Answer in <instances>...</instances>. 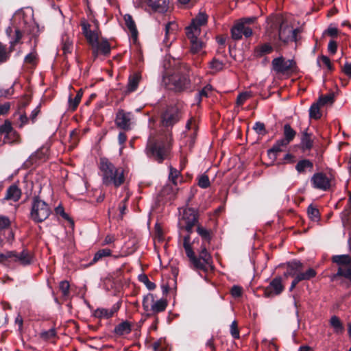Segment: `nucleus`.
<instances>
[{
	"mask_svg": "<svg viewBox=\"0 0 351 351\" xmlns=\"http://www.w3.org/2000/svg\"><path fill=\"white\" fill-rule=\"evenodd\" d=\"M171 69L165 71L162 75V82L176 92H183L191 89L189 78L190 66L180 61L173 60Z\"/></svg>",
	"mask_w": 351,
	"mask_h": 351,
	"instance_id": "obj_1",
	"label": "nucleus"
},
{
	"mask_svg": "<svg viewBox=\"0 0 351 351\" xmlns=\"http://www.w3.org/2000/svg\"><path fill=\"white\" fill-rule=\"evenodd\" d=\"M171 150V147L163 136H150L148 138L145 153L147 157L158 163H162L167 159Z\"/></svg>",
	"mask_w": 351,
	"mask_h": 351,
	"instance_id": "obj_2",
	"label": "nucleus"
},
{
	"mask_svg": "<svg viewBox=\"0 0 351 351\" xmlns=\"http://www.w3.org/2000/svg\"><path fill=\"white\" fill-rule=\"evenodd\" d=\"M99 169L102 173L104 185L106 186L112 185L118 188L124 183L125 177L123 169L116 167L108 158H100Z\"/></svg>",
	"mask_w": 351,
	"mask_h": 351,
	"instance_id": "obj_3",
	"label": "nucleus"
},
{
	"mask_svg": "<svg viewBox=\"0 0 351 351\" xmlns=\"http://www.w3.org/2000/svg\"><path fill=\"white\" fill-rule=\"evenodd\" d=\"M183 106L180 103L169 104L162 109L160 114V125L169 132L184 117Z\"/></svg>",
	"mask_w": 351,
	"mask_h": 351,
	"instance_id": "obj_4",
	"label": "nucleus"
},
{
	"mask_svg": "<svg viewBox=\"0 0 351 351\" xmlns=\"http://www.w3.org/2000/svg\"><path fill=\"white\" fill-rule=\"evenodd\" d=\"M51 215L49 204L42 200L38 195L32 198L29 217L35 223H39L45 221Z\"/></svg>",
	"mask_w": 351,
	"mask_h": 351,
	"instance_id": "obj_5",
	"label": "nucleus"
},
{
	"mask_svg": "<svg viewBox=\"0 0 351 351\" xmlns=\"http://www.w3.org/2000/svg\"><path fill=\"white\" fill-rule=\"evenodd\" d=\"M331 261L340 266L337 272L330 276L331 280L335 281L339 277H344L351 282V256L349 254L334 255Z\"/></svg>",
	"mask_w": 351,
	"mask_h": 351,
	"instance_id": "obj_6",
	"label": "nucleus"
},
{
	"mask_svg": "<svg viewBox=\"0 0 351 351\" xmlns=\"http://www.w3.org/2000/svg\"><path fill=\"white\" fill-rule=\"evenodd\" d=\"M271 69L276 74L291 75L298 71V66L294 60H286L281 56L272 60Z\"/></svg>",
	"mask_w": 351,
	"mask_h": 351,
	"instance_id": "obj_7",
	"label": "nucleus"
},
{
	"mask_svg": "<svg viewBox=\"0 0 351 351\" xmlns=\"http://www.w3.org/2000/svg\"><path fill=\"white\" fill-rule=\"evenodd\" d=\"M300 33V28L293 29L289 25H285L283 21H282L279 26L278 38H275L274 40V45L276 47H280L278 42H282L284 45H287L291 41L297 43L298 41V34Z\"/></svg>",
	"mask_w": 351,
	"mask_h": 351,
	"instance_id": "obj_8",
	"label": "nucleus"
},
{
	"mask_svg": "<svg viewBox=\"0 0 351 351\" xmlns=\"http://www.w3.org/2000/svg\"><path fill=\"white\" fill-rule=\"evenodd\" d=\"M198 222V213L193 208L187 207L183 210L182 217L179 219L178 226L180 229H184L191 234L193 228Z\"/></svg>",
	"mask_w": 351,
	"mask_h": 351,
	"instance_id": "obj_9",
	"label": "nucleus"
},
{
	"mask_svg": "<svg viewBox=\"0 0 351 351\" xmlns=\"http://www.w3.org/2000/svg\"><path fill=\"white\" fill-rule=\"evenodd\" d=\"M138 5L145 10L164 13L169 8V0H137Z\"/></svg>",
	"mask_w": 351,
	"mask_h": 351,
	"instance_id": "obj_10",
	"label": "nucleus"
},
{
	"mask_svg": "<svg viewBox=\"0 0 351 351\" xmlns=\"http://www.w3.org/2000/svg\"><path fill=\"white\" fill-rule=\"evenodd\" d=\"M20 17L21 25H23V31L25 34L32 36L34 39V45L36 46L38 37L40 32L38 25L32 19H29V21L26 19L24 14L21 15Z\"/></svg>",
	"mask_w": 351,
	"mask_h": 351,
	"instance_id": "obj_11",
	"label": "nucleus"
},
{
	"mask_svg": "<svg viewBox=\"0 0 351 351\" xmlns=\"http://www.w3.org/2000/svg\"><path fill=\"white\" fill-rule=\"evenodd\" d=\"M12 263H17L23 267L30 265L34 261V256L27 249H23L21 252L12 251Z\"/></svg>",
	"mask_w": 351,
	"mask_h": 351,
	"instance_id": "obj_12",
	"label": "nucleus"
},
{
	"mask_svg": "<svg viewBox=\"0 0 351 351\" xmlns=\"http://www.w3.org/2000/svg\"><path fill=\"white\" fill-rule=\"evenodd\" d=\"M312 186L314 189L328 191L331 186L330 179L323 172H317L313 174L311 179Z\"/></svg>",
	"mask_w": 351,
	"mask_h": 351,
	"instance_id": "obj_13",
	"label": "nucleus"
},
{
	"mask_svg": "<svg viewBox=\"0 0 351 351\" xmlns=\"http://www.w3.org/2000/svg\"><path fill=\"white\" fill-rule=\"evenodd\" d=\"M285 289V287L282 283V278L278 276L274 278L269 285L264 288L263 295L265 298H271L274 295H280Z\"/></svg>",
	"mask_w": 351,
	"mask_h": 351,
	"instance_id": "obj_14",
	"label": "nucleus"
},
{
	"mask_svg": "<svg viewBox=\"0 0 351 351\" xmlns=\"http://www.w3.org/2000/svg\"><path fill=\"white\" fill-rule=\"evenodd\" d=\"M132 117L131 112H125L123 109H120L116 114L115 124L117 128L128 131L131 130L132 125Z\"/></svg>",
	"mask_w": 351,
	"mask_h": 351,
	"instance_id": "obj_15",
	"label": "nucleus"
},
{
	"mask_svg": "<svg viewBox=\"0 0 351 351\" xmlns=\"http://www.w3.org/2000/svg\"><path fill=\"white\" fill-rule=\"evenodd\" d=\"M253 34L252 29L246 26L243 23L238 21L231 28V37L233 40H239L242 38L243 35L245 38H249Z\"/></svg>",
	"mask_w": 351,
	"mask_h": 351,
	"instance_id": "obj_16",
	"label": "nucleus"
},
{
	"mask_svg": "<svg viewBox=\"0 0 351 351\" xmlns=\"http://www.w3.org/2000/svg\"><path fill=\"white\" fill-rule=\"evenodd\" d=\"M202 250L199 254V256L201 261V264L203 265L202 269H195L196 270H201L204 273H208L209 270L213 269V258L210 254L207 251L206 247L204 245H202Z\"/></svg>",
	"mask_w": 351,
	"mask_h": 351,
	"instance_id": "obj_17",
	"label": "nucleus"
},
{
	"mask_svg": "<svg viewBox=\"0 0 351 351\" xmlns=\"http://www.w3.org/2000/svg\"><path fill=\"white\" fill-rule=\"evenodd\" d=\"M208 17L206 14H199L195 19L191 21V25L186 27V32L190 31L195 32V34H200V27L205 25L207 23Z\"/></svg>",
	"mask_w": 351,
	"mask_h": 351,
	"instance_id": "obj_18",
	"label": "nucleus"
},
{
	"mask_svg": "<svg viewBox=\"0 0 351 351\" xmlns=\"http://www.w3.org/2000/svg\"><path fill=\"white\" fill-rule=\"evenodd\" d=\"M199 34L190 31L186 32V35L190 40L191 51L193 53H198L203 48L204 43L198 38Z\"/></svg>",
	"mask_w": 351,
	"mask_h": 351,
	"instance_id": "obj_19",
	"label": "nucleus"
},
{
	"mask_svg": "<svg viewBox=\"0 0 351 351\" xmlns=\"http://www.w3.org/2000/svg\"><path fill=\"white\" fill-rule=\"evenodd\" d=\"M287 270L285 273V276L295 277V276L302 271L304 265L300 261L293 260L287 263Z\"/></svg>",
	"mask_w": 351,
	"mask_h": 351,
	"instance_id": "obj_20",
	"label": "nucleus"
},
{
	"mask_svg": "<svg viewBox=\"0 0 351 351\" xmlns=\"http://www.w3.org/2000/svg\"><path fill=\"white\" fill-rule=\"evenodd\" d=\"M288 145L285 143H280V139L278 140L274 145L267 150V156L272 160V162H274L279 153L284 151V148H286Z\"/></svg>",
	"mask_w": 351,
	"mask_h": 351,
	"instance_id": "obj_21",
	"label": "nucleus"
},
{
	"mask_svg": "<svg viewBox=\"0 0 351 351\" xmlns=\"http://www.w3.org/2000/svg\"><path fill=\"white\" fill-rule=\"evenodd\" d=\"M123 19L125 25L130 32L131 38L133 40V42L135 43L137 41L138 36V32L137 30L136 23L132 16L129 14H125Z\"/></svg>",
	"mask_w": 351,
	"mask_h": 351,
	"instance_id": "obj_22",
	"label": "nucleus"
},
{
	"mask_svg": "<svg viewBox=\"0 0 351 351\" xmlns=\"http://www.w3.org/2000/svg\"><path fill=\"white\" fill-rule=\"evenodd\" d=\"M141 79V76L139 73H134L130 75L128 77L127 87L124 90V93L128 95L136 91L138 87Z\"/></svg>",
	"mask_w": 351,
	"mask_h": 351,
	"instance_id": "obj_23",
	"label": "nucleus"
},
{
	"mask_svg": "<svg viewBox=\"0 0 351 351\" xmlns=\"http://www.w3.org/2000/svg\"><path fill=\"white\" fill-rule=\"evenodd\" d=\"M132 331V324L130 322L125 320L123 321L117 326H115L113 332L118 337H121L125 335H128Z\"/></svg>",
	"mask_w": 351,
	"mask_h": 351,
	"instance_id": "obj_24",
	"label": "nucleus"
},
{
	"mask_svg": "<svg viewBox=\"0 0 351 351\" xmlns=\"http://www.w3.org/2000/svg\"><path fill=\"white\" fill-rule=\"evenodd\" d=\"M21 196V191L16 184H12L6 191L4 199L17 202Z\"/></svg>",
	"mask_w": 351,
	"mask_h": 351,
	"instance_id": "obj_25",
	"label": "nucleus"
},
{
	"mask_svg": "<svg viewBox=\"0 0 351 351\" xmlns=\"http://www.w3.org/2000/svg\"><path fill=\"white\" fill-rule=\"evenodd\" d=\"M186 256L189 257L191 263L193 265V268L194 269H202L203 265L201 264V261L199 258H197V256H195L191 245H186L183 246Z\"/></svg>",
	"mask_w": 351,
	"mask_h": 351,
	"instance_id": "obj_26",
	"label": "nucleus"
},
{
	"mask_svg": "<svg viewBox=\"0 0 351 351\" xmlns=\"http://www.w3.org/2000/svg\"><path fill=\"white\" fill-rule=\"evenodd\" d=\"M100 53L104 56H109L111 52V47L108 40L106 38H102L101 41L98 40L97 44L93 45Z\"/></svg>",
	"mask_w": 351,
	"mask_h": 351,
	"instance_id": "obj_27",
	"label": "nucleus"
},
{
	"mask_svg": "<svg viewBox=\"0 0 351 351\" xmlns=\"http://www.w3.org/2000/svg\"><path fill=\"white\" fill-rule=\"evenodd\" d=\"M283 135L284 138L280 139V143L289 145L295 137L296 132L289 123H286L283 127Z\"/></svg>",
	"mask_w": 351,
	"mask_h": 351,
	"instance_id": "obj_28",
	"label": "nucleus"
},
{
	"mask_svg": "<svg viewBox=\"0 0 351 351\" xmlns=\"http://www.w3.org/2000/svg\"><path fill=\"white\" fill-rule=\"evenodd\" d=\"M167 304L168 303L166 299H160L156 302L154 301V305H152V308L151 310L152 313H148L147 314V317H152L156 313L165 311Z\"/></svg>",
	"mask_w": 351,
	"mask_h": 351,
	"instance_id": "obj_29",
	"label": "nucleus"
},
{
	"mask_svg": "<svg viewBox=\"0 0 351 351\" xmlns=\"http://www.w3.org/2000/svg\"><path fill=\"white\" fill-rule=\"evenodd\" d=\"M273 51V47L269 43H264L256 47L254 49V56L261 58L262 56L269 54Z\"/></svg>",
	"mask_w": 351,
	"mask_h": 351,
	"instance_id": "obj_30",
	"label": "nucleus"
},
{
	"mask_svg": "<svg viewBox=\"0 0 351 351\" xmlns=\"http://www.w3.org/2000/svg\"><path fill=\"white\" fill-rule=\"evenodd\" d=\"M19 23L16 26H14V35L12 40L10 41L11 47H14L16 45L21 42L23 34H25L23 31V25H21V17L19 19Z\"/></svg>",
	"mask_w": 351,
	"mask_h": 351,
	"instance_id": "obj_31",
	"label": "nucleus"
},
{
	"mask_svg": "<svg viewBox=\"0 0 351 351\" xmlns=\"http://www.w3.org/2000/svg\"><path fill=\"white\" fill-rule=\"evenodd\" d=\"M112 255V250L108 248H103L99 250L94 255L93 258L89 263V265H93L101 261L104 257L110 256Z\"/></svg>",
	"mask_w": 351,
	"mask_h": 351,
	"instance_id": "obj_32",
	"label": "nucleus"
},
{
	"mask_svg": "<svg viewBox=\"0 0 351 351\" xmlns=\"http://www.w3.org/2000/svg\"><path fill=\"white\" fill-rule=\"evenodd\" d=\"M313 169V163L308 159H302L298 161L295 165V169L300 173H305L306 169H308L311 171Z\"/></svg>",
	"mask_w": 351,
	"mask_h": 351,
	"instance_id": "obj_33",
	"label": "nucleus"
},
{
	"mask_svg": "<svg viewBox=\"0 0 351 351\" xmlns=\"http://www.w3.org/2000/svg\"><path fill=\"white\" fill-rule=\"evenodd\" d=\"M82 96H83V90L82 88L78 90L75 98H72V95L69 96V105L70 110L73 112L77 109L79 104L80 103Z\"/></svg>",
	"mask_w": 351,
	"mask_h": 351,
	"instance_id": "obj_34",
	"label": "nucleus"
},
{
	"mask_svg": "<svg viewBox=\"0 0 351 351\" xmlns=\"http://www.w3.org/2000/svg\"><path fill=\"white\" fill-rule=\"evenodd\" d=\"M301 145L303 150H310L313 146V141L311 139V134L304 131L301 138Z\"/></svg>",
	"mask_w": 351,
	"mask_h": 351,
	"instance_id": "obj_35",
	"label": "nucleus"
},
{
	"mask_svg": "<svg viewBox=\"0 0 351 351\" xmlns=\"http://www.w3.org/2000/svg\"><path fill=\"white\" fill-rule=\"evenodd\" d=\"M330 326L333 328L334 332L335 333L341 334L344 331V326L337 316H332L330 320Z\"/></svg>",
	"mask_w": 351,
	"mask_h": 351,
	"instance_id": "obj_36",
	"label": "nucleus"
},
{
	"mask_svg": "<svg viewBox=\"0 0 351 351\" xmlns=\"http://www.w3.org/2000/svg\"><path fill=\"white\" fill-rule=\"evenodd\" d=\"M21 138L19 134L12 129L7 135L4 136L3 142L5 143H20Z\"/></svg>",
	"mask_w": 351,
	"mask_h": 351,
	"instance_id": "obj_37",
	"label": "nucleus"
},
{
	"mask_svg": "<svg viewBox=\"0 0 351 351\" xmlns=\"http://www.w3.org/2000/svg\"><path fill=\"white\" fill-rule=\"evenodd\" d=\"M36 47L34 46V49L32 51L29 53L25 56L24 62L26 64H29L32 66H36L38 62V55L36 50Z\"/></svg>",
	"mask_w": 351,
	"mask_h": 351,
	"instance_id": "obj_38",
	"label": "nucleus"
},
{
	"mask_svg": "<svg viewBox=\"0 0 351 351\" xmlns=\"http://www.w3.org/2000/svg\"><path fill=\"white\" fill-rule=\"evenodd\" d=\"M317 275L316 271L313 268L308 269L305 272L301 271L296 275L298 280L301 282L302 280H309Z\"/></svg>",
	"mask_w": 351,
	"mask_h": 351,
	"instance_id": "obj_39",
	"label": "nucleus"
},
{
	"mask_svg": "<svg viewBox=\"0 0 351 351\" xmlns=\"http://www.w3.org/2000/svg\"><path fill=\"white\" fill-rule=\"evenodd\" d=\"M320 106L321 105L317 101L311 106L309 109V117L311 119L317 120L321 118L322 113L320 112Z\"/></svg>",
	"mask_w": 351,
	"mask_h": 351,
	"instance_id": "obj_40",
	"label": "nucleus"
},
{
	"mask_svg": "<svg viewBox=\"0 0 351 351\" xmlns=\"http://www.w3.org/2000/svg\"><path fill=\"white\" fill-rule=\"evenodd\" d=\"M155 298L154 294L148 293L143 297V308L145 311H151L152 305H154Z\"/></svg>",
	"mask_w": 351,
	"mask_h": 351,
	"instance_id": "obj_41",
	"label": "nucleus"
},
{
	"mask_svg": "<svg viewBox=\"0 0 351 351\" xmlns=\"http://www.w3.org/2000/svg\"><path fill=\"white\" fill-rule=\"evenodd\" d=\"M93 316L99 319H109L112 317V313H109V309L98 308L94 311Z\"/></svg>",
	"mask_w": 351,
	"mask_h": 351,
	"instance_id": "obj_42",
	"label": "nucleus"
},
{
	"mask_svg": "<svg viewBox=\"0 0 351 351\" xmlns=\"http://www.w3.org/2000/svg\"><path fill=\"white\" fill-rule=\"evenodd\" d=\"M84 37L90 46H93L94 44H97V42L99 40V34L96 30L88 32Z\"/></svg>",
	"mask_w": 351,
	"mask_h": 351,
	"instance_id": "obj_43",
	"label": "nucleus"
},
{
	"mask_svg": "<svg viewBox=\"0 0 351 351\" xmlns=\"http://www.w3.org/2000/svg\"><path fill=\"white\" fill-rule=\"evenodd\" d=\"M10 59V52H8L6 45L0 43V65L6 62Z\"/></svg>",
	"mask_w": 351,
	"mask_h": 351,
	"instance_id": "obj_44",
	"label": "nucleus"
},
{
	"mask_svg": "<svg viewBox=\"0 0 351 351\" xmlns=\"http://www.w3.org/2000/svg\"><path fill=\"white\" fill-rule=\"evenodd\" d=\"M138 280L143 282L149 290H154L156 289V285L154 282H151L147 276L145 274H142L138 276Z\"/></svg>",
	"mask_w": 351,
	"mask_h": 351,
	"instance_id": "obj_45",
	"label": "nucleus"
},
{
	"mask_svg": "<svg viewBox=\"0 0 351 351\" xmlns=\"http://www.w3.org/2000/svg\"><path fill=\"white\" fill-rule=\"evenodd\" d=\"M320 60L322 61L330 71H332L334 70V66L328 57L324 55H321L317 58V64L319 67H321Z\"/></svg>",
	"mask_w": 351,
	"mask_h": 351,
	"instance_id": "obj_46",
	"label": "nucleus"
},
{
	"mask_svg": "<svg viewBox=\"0 0 351 351\" xmlns=\"http://www.w3.org/2000/svg\"><path fill=\"white\" fill-rule=\"evenodd\" d=\"M197 232L206 241L210 242L211 240L210 231L201 226L197 227Z\"/></svg>",
	"mask_w": 351,
	"mask_h": 351,
	"instance_id": "obj_47",
	"label": "nucleus"
},
{
	"mask_svg": "<svg viewBox=\"0 0 351 351\" xmlns=\"http://www.w3.org/2000/svg\"><path fill=\"white\" fill-rule=\"evenodd\" d=\"M73 47V43L69 40L67 35L62 37V50L64 53H71Z\"/></svg>",
	"mask_w": 351,
	"mask_h": 351,
	"instance_id": "obj_48",
	"label": "nucleus"
},
{
	"mask_svg": "<svg viewBox=\"0 0 351 351\" xmlns=\"http://www.w3.org/2000/svg\"><path fill=\"white\" fill-rule=\"evenodd\" d=\"M307 213L310 219L313 221H317L319 219V210L312 204L309 205L307 208Z\"/></svg>",
	"mask_w": 351,
	"mask_h": 351,
	"instance_id": "obj_49",
	"label": "nucleus"
},
{
	"mask_svg": "<svg viewBox=\"0 0 351 351\" xmlns=\"http://www.w3.org/2000/svg\"><path fill=\"white\" fill-rule=\"evenodd\" d=\"M198 186L202 189H207L210 186V182L208 176L204 173L198 178Z\"/></svg>",
	"mask_w": 351,
	"mask_h": 351,
	"instance_id": "obj_50",
	"label": "nucleus"
},
{
	"mask_svg": "<svg viewBox=\"0 0 351 351\" xmlns=\"http://www.w3.org/2000/svg\"><path fill=\"white\" fill-rule=\"evenodd\" d=\"M334 101H335L334 94L330 93V94L322 95L321 97H319L317 102H319V104L321 106H324L328 103L332 104L334 102Z\"/></svg>",
	"mask_w": 351,
	"mask_h": 351,
	"instance_id": "obj_51",
	"label": "nucleus"
},
{
	"mask_svg": "<svg viewBox=\"0 0 351 351\" xmlns=\"http://www.w3.org/2000/svg\"><path fill=\"white\" fill-rule=\"evenodd\" d=\"M59 289L63 297H67L70 293V285L67 280H62L59 284Z\"/></svg>",
	"mask_w": 351,
	"mask_h": 351,
	"instance_id": "obj_52",
	"label": "nucleus"
},
{
	"mask_svg": "<svg viewBox=\"0 0 351 351\" xmlns=\"http://www.w3.org/2000/svg\"><path fill=\"white\" fill-rule=\"evenodd\" d=\"M253 129L259 135L263 136L267 133V132L265 129V124L260 121H257L254 123V125L253 126Z\"/></svg>",
	"mask_w": 351,
	"mask_h": 351,
	"instance_id": "obj_53",
	"label": "nucleus"
},
{
	"mask_svg": "<svg viewBox=\"0 0 351 351\" xmlns=\"http://www.w3.org/2000/svg\"><path fill=\"white\" fill-rule=\"evenodd\" d=\"M55 212L57 215H60L63 219L70 221L72 224L74 223L72 219L69 216L67 213L64 212V209L62 206L59 205L55 208Z\"/></svg>",
	"mask_w": 351,
	"mask_h": 351,
	"instance_id": "obj_54",
	"label": "nucleus"
},
{
	"mask_svg": "<svg viewBox=\"0 0 351 351\" xmlns=\"http://www.w3.org/2000/svg\"><path fill=\"white\" fill-rule=\"evenodd\" d=\"M250 96L251 94L248 92H243L239 94L237 97V105L239 106H242L245 102V101L250 97Z\"/></svg>",
	"mask_w": 351,
	"mask_h": 351,
	"instance_id": "obj_55",
	"label": "nucleus"
},
{
	"mask_svg": "<svg viewBox=\"0 0 351 351\" xmlns=\"http://www.w3.org/2000/svg\"><path fill=\"white\" fill-rule=\"evenodd\" d=\"M12 251H8L5 253H0V263L9 265L11 263Z\"/></svg>",
	"mask_w": 351,
	"mask_h": 351,
	"instance_id": "obj_56",
	"label": "nucleus"
},
{
	"mask_svg": "<svg viewBox=\"0 0 351 351\" xmlns=\"http://www.w3.org/2000/svg\"><path fill=\"white\" fill-rule=\"evenodd\" d=\"M210 67L215 71H219L223 69V63L218 59L213 58L210 63Z\"/></svg>",
	"mask_w": 351,
	"mask_h": 351,
	"instance_id": "obj_57",
	"label": "nucleus"
},
{
	"mask_svg": "<svg viewBox=\"0 0 351 351\" xmlns=\"http://www.w3.org/2000/svg\"><path fill=\"white\" fill-rule=\"evenodd\" d=\"M56 335L55 328H51L49 330L43 331L40 333V337L44 340H49Z\"/></svg>",
	"mask_w": 351,
	"mask_h": 351,
	"instance_id": "obj_58",
	"label": "nucleus"
},
{
	"mask_svg": "<svg viewBox=\"0 0 351 351\" xmlns=\"http://www.w3.org/2000/svg\"><path fill=\"white\" fill-rule=\"evenodd\" d=\"M13 128L12 127L11 123L6 120L4 124L0 125V134L7 135Z\"/></svg>",
	"mask_w": 351,
	"mask_h": 351,
	"instance_id": "obj_59",
	"label": "nucleus"
},
{
	"mask_svg": "<svg viewBox=\"0 0 351 351\" xmlns=\"http://www.w3.org/2000/svg\"><path fill=\"white\" fill-rule=\"evenodd\" d=\"M230 334L234 339H239V330L237 321H233L230 325Z\"/></svg>",
	"mask_w": 351,
	"mask_h": 351,
	"instance_id": "obj_60",
	"label": "nucleus"
},
{
	"mask_svg": "<svg viewBox=\"0 0 351 351\" xmlns=\"http://www.w3.org/2000/svg\"><path fill=\"white\" fill-rule=\"evenodd\" d=\"M177 29V25L174 22H169L165 25V39H167V36L170 33H173Z\"/></svg>",
	"mask_w": 351,
	"mask_h": 351,
	"instance_id": "obj_61",
	"label": "nucleus"
},
{
	"mask_svg": "<svg viewBox=\"0 0 351 351\" xmlns=\"http://www.w3.org/2000/svg\"><path fill=\"white\" fill-rule=\"evenodd\" d=\"M31 97L27 95H25L23 98L19 101V110H23L30 103Z\"/></svg>",
	"mask_w": 351,
	"mask_h": 351,
	"instance_id": "obj_62",
	"label": "nucleus"
},
{
	"mask_svg": "<svg viewBox=\"0 0 351 351\" xmlns=\"http://www.w3.org/2000/svg\"><path fill=\"white\" fill-rule=\"evenodd\" d=\"M164 340L160 338L153 343L154 351H166V348L163 346Z\"/></svg>",
	"mask_w": 351,
	"mask_h": 351,
	"instance_id": "obj_63",
	"label": "nucleus"
},
{
	"mask_svg": "<svg viewBox=\"0 0 351 351\" xmlns=\"http://www.w3.org/2000/svg\"><path fill=\"white\" fill-rule=\"evenodd\" d=\"M180 173L179 171H178L176 169L171 167H170V172H169V180L172 181V182L175 184H176V180L180 176Z\"/></svg>",
	"mask_w": 351,
	"mask_h": 351,
	"instance_id": "obj_64",
	"label": "nucleus"
}]
</instances>
